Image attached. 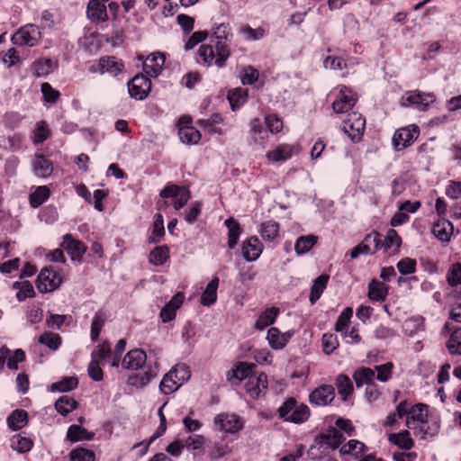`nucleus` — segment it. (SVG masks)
<instances>
[{
  "label": "nucleus",
  "instance_id": "nucleus-44",
  "mask_svg": "<svg viewBox=\"0 0 461 461\" xmlns=\"http://www.w3.org/2000/svg\"><path fill=\"white\" fill-rule=\"evenodd\" d=\"M55 68V63L50 59H41L33 63V75L35 77H46Z\"/></svg>",
  "mask_w": 461,
  "mask_h": 461
},
{
  "label": "nucleus",
  "instance_id": "nucleus-58",
  "mask_svg": "<svg viewBox=\"0 0 461 461\" xmlns=\"http://www.w3.org/2000/svg\"><path fill=\"white\" fill-rule=\"evenodd\" d=\"M393 368V365L391 362L375 366V371L377 372V375H375V378H376L379 382L382 383L389 381L392 377Z\"/></svg>",
  "mask_w": 461,
  "mask_h": 461
},
{
  "label": "nucleus",
  "instance_id": "nucleus-18",
  "mask_svg": "<svg viewBox=\"0 0 461 461\" xmlns=\"http://www.w3.org/2000/svg\"><path fill=\"white\" fill-rule=\"evenodd\" d=\"M254 367V364L238 362L232 366V368L230 371H228L226 375L227 380L231 384H239L243 379H248Z\"/></svg>",
  "mask_w": 461,
  "mask_h": 461
},
{
  "label": "nucleus",
  "instance_id": "nucleus-55",
  "mask_svg": "<svg viewBox=\"0 0 461 461\" xmlns=\"http://www.w3.org/2000/svg\"><path fill=\"white\" fill-rule=\"evenodd\" d=\"M69 461H95V455L92 450L77 447L69 453Z\"/></svg>",
  "mask_w": 461,
  "mask_h": 461
},
{
  "label": "nucleus",
  "instance_id": "nucleus-54",
  "mask_svg": "<svg viewBox=\"0 0 461 461\" xmlns=\"http://www.w3.org/2000/svg\"><path fill=\"white\" fill-rule=\"evenodd\" d=\"M447 348L451 355H461V328L452 332L447 342Z\"/></svg>",
  "mask_w": 461,
  "mask_h": 461
},
{
  "label": "nucleus",
  "instance_id": "nucleus-9",
  "mask_svg": "<svg viewBox=\"0 0 461 461\" xmlns=\"http://www.w3.org/2000/svg\"><path fill=\"white\" fill-rule=\"evenodd\" d=\"M420 135L419 127L410 125L397 130L393 137V145L395 150H402L411 146Z\"/></svg>",
  "mask_w": 461,
  "mask_h": 461
},
{
  "label": "nucleus",
  "instance_id": "nucleus-64",
  "mask_svg": "<svg viewBox=\"0 0 461 461\" xmlns=\"http://www.w3.org/2000/svg\"><path fill=\"white\" fill-rule=\"evenodd\" d=\"M322 348L325 354H331L339 346L338 339L333 334H324L321 339Z\"/></svg>",
  "mask_w": 461,
  "mask_h": 461
},
{
  "label": "nucleus",
  "instance_id": "nucleus-7",
  "mask_svg": "<svg viewBox=\"0 0 461 461\" xmlns=\"http://www.w3.org/2000/svg\"><path fill=\"white\" fill-rule=\"evenodd\" d=\"M62 283L59 274L51 267H43L38 275L36 287L41 293H50L58 289Z\"/></svg>",
  "mask_w": 461,
  "mask_h": 461
},
{
  "label": "nucleus",
  "instance_id": "nucleus-63",
  "mask_svg": "<svg viewBox=\"0 0 461 461\" xmlns=\"http://www.w3.org/2000/svg\"><path fill=\"white\" fill-rule=\"evenodd\" d=\"M396 267L398 271L403 276L412 274L416 269V260L410 258H405L401 259L397 263Z\"/></svg>",
  "mask_w": 461,
  "mask_h": 461
},
{
  "label": "nucleus",
  "instance_id": "nucleus-53",
  "mask_svg": "<svg viewBox=\"0 0 461 461\" xmlns=\"http://www.w3.org/2000/svg\"><path fill=\"white\" fill-rule=\"evenodd\" d=\"M105 316L104 312H98L95 314L92 323H91V331L90 337L91 340L95 342L97 341L100 332L104 325Z\"/></svg>",
  "mask_w": 461,
  "mask_h": 461
},
{
  "label": "nucleus",
  "instance_id": "nucleus-39",
  "mask_svg": "<svg viewBox=\"0 0 461 461\" xmlns=\"http://www.w3.org/2000/svg\"><path fill=\"white\" fill-rule=\"evenodd\" d=\"M93 432L87 431L86 429L79 425H71L67 432V438L71 442L79 440H90L94 438Z\"/></svg>",
  "mask_w": 461,
  "mask_h": 461
},
{
  "label": "nucleus",
  "instance_id": "nucleus-6",
  "mask_svg": "<svg viewBox=\"0 0 461 461\" xmlns=\"http://www.w3.org/2000/svg\"><path fill=\"white\" fill-rule=\"evenodd\" d=\"M41 34L40 29L35 24L28 23L21 28L12 36V42L18 46L34 47L40 40Z\"/></svg>",
  "mask_w": 461,
  "mask_h": 461
},
{
  "label": "nucleus",
  "instance_id": "nucleus-5",
  "mask_svg": "<svg viewBox=\"0 0 461 461\" xmlns=\"http://www.w3.org/2000/svg\"><path fill=\"white\" fill-rule=\"evenodd\" d=\"M341 130L353 142H359L366 130V118L358 112H350L341 119Z\"/></svg>",
  "mask_w": 461,
  "mask_h": 461
},
{
  "label": "nucleus",
  "instance_id": "nucleus-20",
  "mask_svg": "<svg viewBox=\"0 0 461 461\" xmlns=\"http://www.w3.org/2000/svg\"><path fill=\"white\" fill-rule=\"evenodd\" d=\"M263 246L256 236L244 240L241 245L242 256L246 261L257 260L262 253Z\"/></svg>",
  "mask_w": 461,
  "mask_h": 461
},
{
  "label": "nucleus",
  "instance_id": "nucleus-49",
  "mask_svg": "<svg viewBox=\"0 0 461 461\" xmlns=\"http://www.w3.org/2000/svg\"><path fill=\"white\" fill-rule=\"evenodd\" d=\"M169 258V249L167 246H158L149 253V262L155 266L163 265Z\"/></svg>",
  "mask_w": 461,
  "mask_h": 461
},
{
  "label": "nucleus",
  "instance_id": "nucleus-31",
  "mask_svg": "<svg viewBox=\"0 0 461 461\" xmlns=\"http://www.w3.org/2000/svg\"><path fill=\"white\" fill-rule=\"evenodd\" d=\"M224 225L228 229V247L232 249L238 244L239 238L241 234L240 225L231 217L225 220Z\"/></svg>",
  "mask_w": 461,
  "mask_h": 461
},
{
  "label": "nucleus",
  "instance_id": "nucleus-48",
  "mask_svg": "<svg viewBox=\"0 0 461 461\" xmlns=\"http://www.w3.org/2000/svg\"><path fill=\"white\" fill-rule=\"evenodd\" d=\"M78 384V380L75 376H66L60 381L53 383L50 386L52 392H69L75 389Z\"/></svg>",
  "mask_w": 461,
  "mask_h": 461
},
{
  "label": "nucleus",
  "instance_id": "nucleus-33",
  "mask_svg": "<svg viewBox=\"0 0 461 461\" xmlns=\"http://www.w3.org/2000/svg\"><path fill=\"white\" fill-rule=\"evenodd\" d=\"M353 379L357 387L374 384L375 370L369 367H360L354 371Z\"/></svg>",
  "mask_w": 461,
  "mask_h": 461
},
{
  "label": "nucleus",
  "instance_id": "nucleus-1",
  "mask_svg": "<svg viewBox=\"0 0 461 461\" xmlns=\"http://www.w3.org/2000/svg\"><path fill=\"white\" fill-rule=\"evenodd\" d=\"M212 31L213 45H201L198 55L204 65L214 64L218 68H222L230 56L228 43L231 41L232 32L229 23L217 24L212 28Z\"/></svg>",
  "mask_w": 461,
  "mask_h": 461
},
{
  "label": "nucleus",
  "instance_id": "nucleus-47",
  "mask_svg": "<svg viewBox=\"0 0 461 461\" xmlns=\"http://www.w3.org/2000/svg\"><path fill=\"white\" fill-rule=\"evenodd\" d=\"M365 450L366 446L364 443L357 439H350L340 447L339 452L341 455H351L357 457L359 455L363 454Z\"/></svg>",
  "mask_w": 461,
  "mask_h": 461
},
{
  "label": "nucleus",
  "instance_id": "nucleus-42",
  "mask_svg": "<svg viewBox=\"0 0 461 461\" xmlns=\"http://www.w3.org/2000/svg\"><path fill=\"white\" fill-rule=\"evenodd\" d=\"M278 232V222L271 220L261 223L259 233L264 240L273 241L277 237Z\"/></svg>",
  "mask_w": 461,
  "mask_h": 461
},
{
  "label": "nucleus",
  "instance_id": "nucleus-61",
  "mask_svg": "<svg viewBox=\"0 0 461 461\" xmlns=\"http://www.w3.org/2000/svg\"><path fill=\"white\" fill-rule=\"evenodd\" d=\"M41 91L44 101L50 104H55L60 95L59 92L54 89L48 82L41 84Z\"/></svg>",
  "mask_w": 461,
  "mask_h": 461
},
{
  "label": "nucleus",
  "instance_id": "nucleus-57",
  "mask_svg": "<svg viewBox=\"0 0 461 461\" xmlns=\"http://www.w3.org/2000/svg\"><path fill=\"white\" fill-rule=\"evenodd\" d=\"M206 442L205 437L199 434H194L187 437L184 442L185 447L188 451H195L201 449Z\"/></svg>",
  "mask_w": 461,
  "mask_h": 461
},
{
  "label": "nucleus",
  "instance_id": "nucleus-35",
  "mask_svg": "<svg viewBox=\"0 0 461 461\" xmlns=\"http://www.w3.org/2000/svg\"><path fill=\"white\" fill-rule=\"evenodd\" d=\"M219 285V278L213 277L207 285L205 290L201 295V303L203 306H210L217 300V289Z\"/></svg>",
  "mask_w": 461,
  "mask_h": 461
},
{
  "label": "nucleus",
  "instance_id": "nucleus-50",
  "mask_svg": "<svg viewBox=\"0 0 461 461\" xmlns=\"http://www.w3.org/2000/svg\"><path fill=\"white\" fill-rule=\"evenodd\" d=\"M77 407V402L68 396H61L55 402V409L59 413H60L63 416L68 415Z\"/></svg>",
  "mask_w": 461,
  "mask_h": 461
},
{
  "label": "nucleus",
  "instance_id": "nucleus-12",
  "mask_svg": "<svg viewBox=\"0 0 461 461\" xmlns=\"http://www.w3.org/2000/svg\"><path fill=\"white\" fill-rule=\"evenodd\" d=\"M379 249H381V235L374 231L367 234L362 242L350 251V257L356 258L360 254H374Z\"/></svg>",
  "mask_w": 461,
  "mask_h": 461
},
{
  "label": "nucleus",
  "instance_id": "nucleus-59",
  "mask_svg": "<svg viewBox=\"0 0 461 461\" xmlns=\"http://www.w3.org/2000/svg\"><path fill=\"white\" fill-rule=\"evenodd\" d=\"M39 342L46 345L50 349L56 350L61 344V338L59 334L46 332L39 338Z\"/></svg>",
  "mask_w": 461,
  "mask_h": 461
},
{
  "label": "nucleus",
  "instance_id": "nucleus-36",
  "mask_svg": "<svg viewBox=\"0 0 461 461\" xmlns=\"http://www.w3.org/2000/svg\"><path fill=\"white\" fill-rule=\"evenodd\" d=\"M335 385L342 401H347L348 397L353 393V384L346 375H339L336 377Z\"/></svg>",
  "mask_w": 461,
  "mask_h": 461
},
{
  "label": "nucleus",
  "instance_id": "nucleus-4",
  "mask_svg": "<svg viewBox=\"0 0 461 461\" xmlns=\"http://www.w3.org/2000/svg\"><path fill=\"white\" fill-rule=\"evenodd\" d=\"M190 376L189 367L185 364H178L164 375L159 389L162 393L170 394L176 392Z\"/></svg>",
  "mask_w": 461,
  "mask_h": 461
},
{
  "label": "nucleus",
  "instance_id": "nucleus-3",
  "mask_svg": "<svg viewBox=\"0 0 461 461\" xmlns=\"http://www.w3.org/2000/svg\"><path fill=\"white\" fill-rule=\"evenodd\" d=\"M277 413L284 421L301 424L308 420L311 411L306 404L290 397L277 409Z\"/></svg>",
  "mask_w": 461,
  "mask_h": 461
},
{
  "label": "nucleus",
  "instance_id": "nucleus-19",
  "mask_svg": "<svg viewBox=\"0 0 461 461\" xmlns=\"http://www.w3.org/2000/svg\"><path fill=\"white\" fill-rule=\"evenodd\" d=\"M165 56L161 52H154L147 57L143 62L144 72L151 77H157L164 66Z\"/></svg>",
  "mask_w": 461,
  "mask_h": 461
},
{
  "label": "nucleus",
  "instance_id": "nucleus-52",
  "mask_svg": "<svg viewBox=\"0 0 461 461\" xmlns=\"http://www.w3.org/2000/svg\"><path fill=\"white\" fill-rule=\"evenodd\" d=\"M14 288L18 290L16 297L20 302L35 295L33 286L29 281L15 282Z\"/></svg>",
  "mask_w": 461,
  "mask_h": 461
},
{
  "label": "nucleus",
  "instance_id": "nucleus-37",
  "mask_svg": "<svg viewBox=\"0 0 461 461\" xmlns=\"http://www.w3.org/2000/svg\"><path fill=\"white\" fill-rule=\"evenodd\" d=\"M387 295V286L379 281L373 280L368 285V297L372 301L383 302Z\"/></svg>",
  "mask_w": 461,
  "mask_h": 461
},
{
  "label": "nucleus",
  "instance_id": "nucleus-24",
  "mask_svg": "<svg viewBox=\"0 0 461 461\" xmlns=\"http://www.w3.org/2000/svg\"><path fill=\"white\" fill-rule=\"evenodd\" d=\"M122 68V62L115 57H103L98 61L97 71L101 74L109 73L115 77Z\"/></svg>",
  "mask_w": 461,
  "mask_h": 461
},
{
  "label": "nucleus",
  "instance_id": "nucleus-22",
  "mask_svg": "<svg viewBox=\"0 0 461 461\" xmlns=\"http://www.w3.org/2000/svg\"><path fill=\"white\" fill-rule=\"evenodd\" d=\"M299 153L297 146L290 144H282L275 149L267 153V158L273 162H281L289 159L294 154Z\"/></svg>",
  "mask_w": 461,
  "mask_h": 461
},
{
  "label": "nucleus",
  "instance_id": "nucleus-30",
  "mask_svg": "<svg viewBox=\"0 0 461 461\" xmlns=\"http://www.w3.org/2000/svg\"><path fill=\"white\" fill-rule=\"evenodd\" d=\"M267 339L273 349H282L290 339V335L281 333L277 328L272 327L267 331Z\"/></svg>",
  "mask_w": 461,
  "mask_h": 461
},
{
  "label": "nucleus",
  "instance_id": "nucleus-29",
  "mask_svg": "<svg viewBox=\"0 0 461 461\" xmlns=\"http://www.w3.org/2000/svg\"><path fill=\"white\" fill-rule=\"evenodd\" d=\"M10 447L13 450L23 454L29 452L33 447V441L31 438L25 436V433L15 434L11 438Z\"/></svg>",
  "mask_w": 461,
  "mask_h": 461
},
{
  "label": "nucleus",
  "instance_id": "nucleus-38",
  "mask_svg": "<svg viewBox=\"0 0 461 461\" xmlns=\"http://www.w3.org/2000/svg\"><path fill=\"white\" fill-rule=\"evenodd\" d=\"M329 276L327 275H321L313 281L309 298L312 304H314L320 299L327 286Z\"/></svg>",
  "mask_w": 461,
  "mask_h": 461
},
{
  "label": "nucleus",
  "instance_id": "nucleus-13",
  "mask_svg": "<svg viewBox=\"0 0 461 461\" xmlns=\"http://www.w3.org/2000/svg\"><path fill=\"white\" fill-rule=\"evenodd\" d=\"M151 82L144 75L135 76L128 84L130 95L136 100L145 99L150 92Z\"/></svg>",
  "mask_w": 461,
  "mask_h": 461
},
{
  "label": "nucleus",
  "instance_id": "nucleus-8",
  "mask_svg": "<svg viewBox=\"0 0 461 461\" xmlns=\"http://www.w3.org/2000/svg\"><path fill=\"white\" fill-rule=\"evenodd\" d=\"M435 100L436 98L433 94L415 90L406 93L402 98L401 104L402 106L413 105L419 111L424 112Z\"/></svg>",
  "mask_w": 461,
  "mask_h": 461
},
{
  "label": "nucleus",
  "instance_id": "nucleus-34",
  "mask_svg": "<svg viewBox=\"0 0 461 461\" xmlns=\"http://www.w3.org/2000/svg\"><path fill=\"white\" fill-rule=\"evenodd\" d=\"M28 423V413L24 410H15L7 418L8 427L12 430H18Z\"/></svg>",
  "mask_w": 461,
  "mask_h": 461
},
{
  "label": "nucleus",
  "instance_id": "nucleus-60",
  "mask_svg": "<svg viewBox=\"0 0 461 461\" xmlns=\"http://www.w3.org/2000/svg\"><path fill=\"white\" fill-rule=\"evenodd\" d=\"M230 452V448L227 444L215 442L209 450V457L211 459L222 458Z\"/></svg>",
  "mask_w": 461,
  "mask_h": 461
},
{
  "label": "nucleus",
  "instance_id": "nucleus-25",
  "mask_svg": "<svg viewBox=\"0 0 461 461\" xmlns=\"http://www.w3.org/2000/svg\"><path fill=\"white\" fill-rule=\"evenodd\" d=\"M454 231L453 224L445 218H441L432 227L433 235L442 242H448Z\"/></svg>",
  "mask_w": 461,
  "mask_h": 461
},
{
  "label": "nucleus",
  "instance_id": "nucleus-15",
  "mask_svg": "<svg viewBox=\"0 0 461 461\" xmlns=\"http://www.w3.org/2000/svg\"><path fill=\"white\" fill-rule=\"evenodd\" d=\"M109 0H89L86 7L87 18L93 23H104L108 20L105 4Z\"/></svg>",
  "mask_w": 461,
  "mask_h": 461
},
{
  "label": "nucleus",
  "instance_id": "nucleus-14",
  "mask_svg": "<svg viewBox=\"0 0 461 461\" xmlns=\"http://www.w3.org/2000/svg\"><path fill=\"white\" fill-rule=\"evenodd\" d=\"M428 421V405L425 403H417L411 406V411L406 418V426L414 429L420 425L425 424Z\"/></svg>",
  "mask_w": 461,
  "mask_h": 461
},
{
  "label": "nucleus",
  "instance_id": "nucleus-43",
  "mask_svg": "<svg viewBox=\"0 0 461 461\" xmlns=\"http://www.w3.org/2000/svg\"><path fill=\"white\" fill-rule=\"evenodd\" d=\"M279 313V309L276 307H272L269 309H267L265 312H263L258 319L256 321V328L258 330H263L266 327L271 325L274 323L276 318L277 317Z\"/></svg>",
  "mask_w": 461,
  "mask_h": 461
},
{
  "label": "nucleus",
  "instance_id": "nucleus-10",
  "mask_svg": "<svg viewBox=\"0 0 461 461\" xmlns=\"http://www.w3.org/2000/svg\"><path fill=\"white\" fill-rule=\"evenodd\" d=\"M357 101V95L347 86H342L335 101L332 103V109L335 113H348Z\"/></svg>",
  "mask_w": 461,
  "mask_h": 461
},
{
  "label": "nucleus",
  "instance_id": "nucleus-56",
  "mask_svg": "<svg viewBox=\"0 0 461 461\" xmlns=\"http://www.w3.org/2000/svg\"><path fill=\"white\" fill-rule=\"evenodd\" d=\"M353 315V310L350 307L345 308L339 314L337 322L335 324V330L337 332H344L349 324L350 319Z\"/></svg>",
  "mask_w": 461,
  "mask_h": 461
},
{
  "label": "nucleus",
  "instance_id": "nucleus-11",
  "mask_svg": "<svg viewBox=\"0 0 461 461\" xmlns=\"http://www.w3.org/2000/svg\"><path fill=\"white\" fill-rule=\"evenodd\" d=\"M217 429L224 433L234 434L243 429L241 418L234 413H220L213 420Z\"/></svg>",
  "mask_w": 461,
  "mask_h": 461
},
{
  "label": "nucleus",
  "instance_id": "nucleus-41",
  "mask_svg": "<svg viewBox=\"0 0 461 461\" xmlns=\"http://www.w3.org/2000/svg\"><path fill=\"white\" fill-rule=\"evenodd\" d=\"M181 141L187 145L196 144L201 139V133L192 126L181 127L178 130Z\"/></svg>",
  "mask_w": 461,
  "mask_h": 461
},
{
  "label": "nucleus",
  "instance_id": "nucleus-2",
  "mask_svg": "<svg viewBox=\"0 0 461 461\" xmlns=\"http://www.w3.org/2000/svg\"><path fill=\"white\" fill-rule=\"evenodd\" d=\"M122 367L126 370L140 372L128 377V384L136 388H143L158 375L159 366L157 361L147 362L143 349L135 348L128 351L122 359Z\"/></svg>",
  "mask_w": 461,
  "mask_h": 461
},
{
  "label": "nucleus",
  "instance_id": "nucleus-62",
  "mask_svg": "<svg viewBox=\"0 0 461 461\" xmlns=\"http://www.w3.org/2000/svg\"><path fill=\"white\" fill-rule=\"evenodd\" d=\"M447 280L450 286L461 285V264H453L447 275Z\"/></svg>",
  "mask_w": 461,
  "mask_h": 461
},
{
  "label": "nucleus",
  "instance_id": "nucleus-16",
  "mask_svg": "<svg viewBox=\"0 0 461 461\" xmlns=\"http://www.w3.org/2000/svg\"><path fill=\"white\" fill-rule=\"evenodd\" d=\"M62 247L73 261L82 262L83 256L86 251V246L82 241L73 239L70 234H66L63 237Z\"/></svg>",
  "mask_w": 461,
  "mask_h": 461
},
{
  "label": "nucleus",
  "instance_id": "nucleus-46",
  "mask_svg": "<svg viewBox=\"0 0 461 461\" xmlns=\"http://www.w3.org/2000/svg\"><path fill=\"white\" fill-rule=\"evenodd\" d=\"M248 98L247 90L242 88H235L228 93V100L232 110L239 109Z\"/></svg>",
  "mask_w": 461,
  "mask_h": 461
},
{
  "label": "nucleus",
  "instance_id": "nucleus-17",
  "mask_svg": "<svg viewBox=\"0 0 461 461\" xmlns=\"http://www.w3.org/2000/svg\"><path fill=\"white\" fill-rule=\"evenodd\" d=\"M334 397L335 390L333 386L324 384L313 390L309 395V400L312 404L324 406L330 403Z\"/></svg>",
  "mask_w": 461,
  "mask_h": 461
},
{
  "label": "nucleus",
  "instance_id": "nucleus-40",
  "mask_svg": "<svg viewBox=\"0 0 461 461\" xmlns=\"http://www.w3.org/2000/svg\"><path fill=\"white\" fill-rule=\"evenodd\" d=\"M318 241V237L312 234L299 237L294 244L297 255L307 253Z\"/></svg>",
  "mask_w": 461,
  "mask_h": 461
},
{
  "label": "nucleus",
  "instance_id": "nucleus-45",
  "mask_svg": "<svg viewBox=\"0 0 461 461\" xmlns=\"http://www.w3.org/2000/svg\"><path fill=\"white\" fill-rule=\"evenodd\" d=\"M50 195V191L46 185L38 186L33 193L30 194V204L33 208H38L46 202Z\"/></svg>",
  "mask_w": 461,
  "mask_h": 461
},
{
  "label": "nucleus",
  "instance_id": "nucleus-27",
  "mask_svg": "<svg viewBox=\"0 0 461 461\" xmlns=\"http://www.w3.org/2000/svg\"><path fill=\"white\" fill-rule=\"evenodd\" d=\"M344 439L345 438L341 431L336 428H331L326 433L317 438L316 443L320 446L327 445L335 449L341 445Z\"/></svg>",
  "mask_w": 461,
  "mask_h": 461
},
{
  "label": "nucleus",
  "instance_id": "nucleus-21",
  "mask_svg": "<svg viewBox=\"0 0 461 461\" xmlns=\"http://www.w3.org/2000/svg\"><path fill=\"white\" fill-rule=\"evenodd\" d=\"M245 389L252 398H258L267 389L266 375H249L245 383Z\"/></svg>",
  "mask_w": 461,
  "mask_h": 461
},
{
  "label": "nucleus",
  "instance_id": "nucleus-28",
  "mask_svg": "<svg viewBox=\"0 0 461 461\" xmlns=\"http://www.w3.org/2000/svg\"><path fill=\"white\" fill-rule=\"evenodd\" d=\"M401 245L402 238L393 229H389L384 240H381V249H383L384 252L387 253L392 248H393V249L390 252L391 255L397 254Z\"/></svg>",
  "mask_w": 461,
  "mask_h": 461
},
{
  "label": "nucleus",
  "instance_id": "nucleus-26",
  "mask_svg": "<svg viewBox=\"0 0 461 461\" xmlns=\"http://www.w3.org/2000/svg\"><path fill=\"white\" fill-rule=\"evenodd\" d=\"M184 295L177 293L173 298L163 307L160 312V318L163 322H169L176 318V310L182 305Z\"/></svg>",
  "mask_w": 461,
  "mask_h": 461
},
{
  "label": "nucleus",
  "instance_id": "nucleus-51",
  "mask_svg": "<svg viewBox=\"0 0 461 461\" xmlns=\"http://www.w3.org/2000/svg\"><path fill=\"white\" fill-rule=\"evenodd\" d=\"M50 131L48 128L46 122H38L32 132V142L37 145L42 143L50 137Z\"/></svg>",
  "mask_w": 461,
  "mask_h": 461
},
{
  "label": "nucleus",
  "instance_id": "nucleus-23",
  "mask_svg": "<svg viewBox=\"0 0 461 461\" xmlns=\"http://www.w3.org/2000/svg\"><path fill=\"white\" fill-rule=\"evenodd\" d=\"M33 173L38 177H49L53 172V165L50 160L41 154L36 153L32 160Z\"/></svg>",
  "mask_w": 461,
  "mask_h": 461
},
{
  "label": "nucleus",
  "instance_id": "nucleus-32",
  "mask_svg": "<svg viewBox=\"0 0 461 461\" xmlns=\"http://www.w3.org/2000/svg\"><path fill=\"white\" fill-rule=\"evenodd\" d=\"M388 440L392 444L404 450H410L414 446V441L411 438L409 430H403L399 433L390 434Z\"/></svg>",
  "mask_w": 461,
  "mask_h": 461
}]
</instances>
